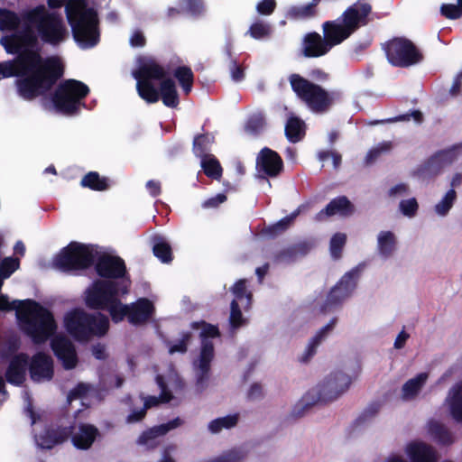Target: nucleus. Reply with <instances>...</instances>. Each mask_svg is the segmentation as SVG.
Here are the masks:
<instances>
[{
  "label": "nucleus",
  "mask_w": 462,
  "mask_h": 462,
  "mask_svg": "<svg viewBox=\"0 0 462 462\" xmlns=\"http://www.w3.org/2000/svg\"><path fill=\"white\" fill-rule=\"evenodd\" d=\"M167 75L164 67L153 58L140 57L137 69L132 72L138 96L148 104L161 99L165 106L176 108L180 104L179 94L174 80Z\"/></svg>",
  "instance_id": "1"
},
{
  "label": "nucleus",
  "mask_w": 462,
  "mask_h": 462,
  "mask_svg": "<svg viewBox=\"0 0 462 462\" xmlns=\"http://www.w3.org/2000/svg\"><path fill=\"white\" fill-rule=\"evenodd\" d=\"M16 311L20 328L35 345L45 343L57 330L54 316L47 308L33 300L9 301L0 294V311Z\"/></svg>",
  "instance_id": "2"
},
{
  "label": "nucleus",
  "mask_w": 462,
  "mask_h": 462,
  "mask_svg": "<svg viewBox=\"0 0 462 462\" xmlns=\"http://www.w3.org/2000/svg\"><path fill=\"white\" fill-rule=\"evenodd\" d=\"M32 61L30 55H20L0 63V75L3 78H19L16 80L18 93L27 100L44 95L60 79L33 66Z\"/></svg>",
  "instance_id": "3"
},
{
  "label": "nucleus",
  "mask_w": 462,
  "mask_h": 462,
  "mask_svg": "<svg viewBox=\"0 0 462 462\" xmlns=\"http://www.w3.org/2000/svg\"><path fill=\"white\" fill-rule=\"evenodd\" d=\"M313 80L305 79L300 74L292 73L288 80L296 97L303 102L312 112L322 114L329 110L339 94L336 91H328L316 82H326L330 76L322 69H313L309 73Z\"/></svg>",
  "instance_id": "4"
},
{
  "label": "nucleus",
  "mask_w": 462,
  "mask_h": 462,
  "mask_svg": "<svg viewBox=\"0 0 462 462\" xmlns=\"http://www.w3.org/2000/svg\"><path fill=\"white\" fill-rule=\"evenodd\" d=\"M1 43L7 53L16 56L30 55L33 60V66L44 70L46 74H51L56 79L63 76L64 67L58 57L43 58L36 50L38 39L31 27L26 26L23 31L3 37Z\"/></svg>",
  "instance_id": "5"
},
{
  "label": "nucleus",
  "mask_w": 462,
  "mask_h": 462,
  "mask_svg": "<svg viewBox=\"0 0 462 462\" xmlns=\"http://www.w3.org/2000/svg\"><path fill=\"white\" fill-rule=\"evenodd\" d=\"M131 280H95L85 291L84 301L89 310L107 311L114 321L121 297L129 293Z\"/></svg>",
  "instance_id": "6"
},
{
  "label": "nucleus",
  "mask_w": 462,
  "mask_h": 462,
  "mask_svg": "<svg viewBox=\"0 0 462 462\" xmlns=\"http://www.w3.org/2000/svg\"><path fill=\"white\" fill-rule=\"evenodd\" d=\"M26 26L34 28L44 43L53 46L65 41L68 32L60 14L39 5L23 14Z\"/></svg>",
  "instance_id": "7"
},
{
  "label": "nucleus",
  "mask_w": 462,
  "mask_h": 462,
  "mask_svg": "<svg viewBox=\"0 0 462 462\" xmlns=\"http://www.w3.org/2000/svg\"><path fill=\"white\" fill-rule=\"evenodd\" d=\"M351 383L352 380L346 374L341 371L331 373L316 388L306 393L293 408L292 415L299 418L315 404L333 402L349 388Z\"/></svg>",
  "instance_id": "8"
},
{
  "label": "nucleus",
  "mask_w": 462,
  "mask_h": 462,
  "mask_svg": "<svg viewBox=\"0 0 462 462\" xmlns=\"http://www.w3.org/2000/svg\"><path fill=\"white\" fill-rule=\"evenodd\" d=\"M64 328L75 340L87 342L105 336L109 329V320L101 313L90 314L77 308L65 315Z\"/></svg>",
  "instance_id": "9"
},
{
  "label": "nucleus",
  "mask_w": 462,
  "mask_h": 462,
  "mask_svg": "<svg viewBox=\"0 0 462 462\" xmlns=\"http://www.w3.org/2000/svg\"><path fill=\"white\" fill-rule=\"evenodd\" d=\"M89 94V88L77 79H65L55 89L51 100L55 108L65 115L76 114L80 102Z\"/></svg>",
  "instance_id": "10"
},
{
  "label": "nucleus",
  "mask_w": 462,
  "mask_h": 462,
  "mask_svg": "<svg viewBox=\"0 0 462 462\" xmlns=\"http://www.w3.org/2000/svg\"><path fill=\"white\" fill-rule=\"evenodd\" d=\"M95 257L96 251L92 245L70 242L58 254L54 264L62 272L82 271L94 264Z\"/></svg>",
  "instance_id": "11"
},
{
  "label": "nucleus",
  "mask_w": 462,
  "mask_h": 462,
  "mask_svg": "<svg viewBox=\"0 0 462 462\" xmlns=\"http://www.w3.org/2000/svg\"><path fill=\"white\" fill-rule=\"evenodd\" d=\"M383 49L388 62L397 68L414 66L424 58L417 46L405 37H394L387 41Z\"/></svg>",
  "instance_id": "12"
},
{
  "label": "nucleus",
  "mask_w": 462,
  "mask_h": 462,
  "mask_svg": "<svg viewBox=\"0 0 462 462\" xmlns=\"http://www.w3.org/2000/svg\"><path fill=\"white\" fill-rule=\"evenodd\" d=\"M365 264L359 263L347 273L330 289L327 299L320 307L322 313H328L342 305L351 296L356 288L357 282L364 270Z\"/></svg>",
  "instance_id": "13"
},
{
  "label": "nucleus",
  "mask_w": 462,
  "mask_h": 462,
  "mask_svg": "<svg viewBox=\"0 0 462 462\" xmlns=\"http://www.w3.org/2000/svg\"><path fill=\"white\" fill-rule=\"evenodd\" d=\"M192 329H201L199 337L201 340V346L199 357L198 367L200 371L199 383H202L208 379L210 371V364L215 356L214 344L210 338L220 337V331L217 325L206 322L205 320L193 321L190 324Z\"/></svg>",
  "instance_id": "14"
},
{
  "label": "nucleus",
  "mask_w": 462,
  "mask_h": 462,
  "mask_svg": "<svg viewBox=\"0 0 462 462\" xmlns=\"http://www.w3.org/2000/svg\"><path fill=\"white\" fill-rule=\"evenodd\" d=\"M70 26L74 40L81 47L92 48L98 43V18L93 8L87 9L85 15Z\"/></svg>",
  "instance_id": "15"
},
{
  "label": "nucleus",
  "mask_w": 462,
  "mask_h": 462,
  "mask_svg": "<svg viewBox=\"0 0 462 462\" xmlns=\"http://www.w3.org/2000/svg\"><path fill=\"white\" fill-rule=\"evenodd\" d=\"M154 310L153 303L147 298H139L131 304L121 302L113 322L119 323L127 318L132 325H143L152 317Z\"/></svg>",
  "instance_id": "16"
},
{
  "label": "nucleus",
  "mask_w": 462,
  "mask_h": 462,
  "mask_svg": "<svg viewBox=\"0 0 462 462\" xmlns=\"http://www.w3.org/2000/svg\"><path fill=\"white\" fill-rule=\"evenodd\" d=\"M461 150L462 143L449 149L437 152L417 169V175L424 180L436 177L446 165L451 164L457 159Z\"/></svg>",
  "instance_id": "17"
},
{
  "label": "nucleus",
  "mask_w": 462,
  "mask_h": 462,
  "mask_svg": "<svg viewBox=\"0 0 462 462\" xmlns=\"http://www.w3.org/2000/svg\"><path fill=\"white\" fill-rule=\"evenodd\" d=\"M95 271L101 280L124 281L130 279L125 261L116 255L104 254L96 263Z\"/></svg>",
  "instance_id": "18"
},
{
  "label": "nucleus",
  "mask_w": 462,
  "mask_h": 462,
  "mask_svg": "<svg viewBox=\"0 0 462 462\" xmlns=\"http://www.w3.org/2000/svg\"><path fill=\"white\" fill-rule=\"evenodd\" d=\"M51 348L65 370H72L77 366L79 356L75 345L69 337L64 335L55 336L51 341Z\"/></svg>",
  "instance_id": "19"
},
{
  "label": "nucleus",
  "mask_w": 462,
  "mask_h": 462,
  "mask_svg": "<svg viewBox=\"0 0 462 462\" xmlns=\"http://www.w3.org/2000/svg\"><path fill=\"white\" fill-rule=\"evenodd\" d=\"M372 13V5L358 0L348 6L339 17L349 32L353 34L360 27L369 23L368 16Z\"/></svg>",
  "instance_id": "20"
},
{
  "label": "nucleus",
  "mask_w": 462,
  "mask_h": 462,
  "mask_svg": "<svg viewBox=\"0 0 462 462\" xmlns=\"http://www.w3.org/2000/svg\"><path fill=\"white\" fill-rule=\"evenodd\" d=\"M73 426H62L58 424H50L44 427L39 435L36 436V442L42 449H51L58 445H61L69 439Z\"/></svg>",
  "instance_id": "21"
},
{
  "label": "nucleus",
  "mask_w": 462,
  "mask_h": 462,
  "mask_svg": "<svg viewBox=\"0 0 462 462\" xmlns=\"http://www.w3.org/2000/svg\"><path fill=\"white\" fill-rule=\"evenodd\" d=\"M331 49L328 47L323 35L317 32H307L300 43V54L309 59L319 58L327 55Z\"/></svg>",
  "instance_id": "22"
},
{
  "label": "nucleus",
  "mask_w": 462,
  "mask_h": 462,
  "mask_svg": "<svg viewBox=\"0 0 462 462\" xmlns=\"http://www.w3.org/2000/svg\"><path fill=\"white\" fill-rule=\"evenodd\" d=\"M256 167L259 171L266 176L277 177L283 170V162L280 154L268 148H263L256 159Z\"/></svg>",
  "instance_id": "23"
},
{
  "label": "nucleus",
  "mask_w": 462,
  "mask_h": 462,
  "mask_svg": "<svg viewBox=\"0 0 462 462\" xmlns=\"http://www.w3.org/2000/svg\"><path fill=\"white\" fill-rule=\"evenodd\" d=\"M29 372L31 379L34 382L51 380L54 375L52 358L43 352L36 353L31 359Z\"/></svg>",
  "instance_id": "24"
},
{
  "label": "nucleus",
  "mask_w": 462,
  "mask_h": 462,
  "mask_svg": "<svg viewBox=\"0 0 462 462\" xmlns=\"http://www.w3.org/2000/svg\"><path fill=\"white\" fill-rule=\"evenodd\" d=\"M101 438L99 430L91 423L80 422L77 430H72L69 437L72 445L79 450L89 449L94 442Z\"/></svg>",
  "instance_id": "25"
},
{
  "label": "nucleus",
  "mask_w": 462,
  "mask_h": 462,
  "mask_svg": "<svg viewBox=\"0 0 462 462\" xmlns=\"http://www.w3.org/2000/svg\"><path fill=\"white\" fill-rule=\"evenodd\" d=\"M355 211V207L346 196H338L330 200V202L320 211H319L314 219L318 222L327 221L329 217L338 215L340 217L351 216Z\"/></svg>",
  "instance_id": "26"
},
{
  "label": "nucleus",
  "mask_w": 462,
  "mask_h": 462,
  "mask_svg": "<svg viewBox=\"0 0 462 462\" xmlns=\"http://www.w3.org/2000/svg\"><path fill=\"white\" fill-rule=\"evenodd\" d=\"M181 424L182 420L178 417L167 423L153 426L143 431L137 439L136 443L140 446H146L147 448L153 449L159 445V442L157 441L159 437L164 436L170 430L180 427Z\"/></svg>",
  "instance_id": "27"
},
{
  "label": "nucleus",
  "mask_w": 462,
  "mask_h": 462,
  "mask_svg": "<svg viewBox=\"0 0 462 462\" xmlns=\"http://www.w3.org/2000/svg\"><path fill=\"white\" fill-rule=\"evenodd\" d=\"M322 31L323 37L331 50L352 35L340 18L324 22Z\"/></svg>",
  "instance_id": "28"
},
{
  "label": "nucleus",
  "mask_w": 462,
  "mask_h": 462,
  "mask_svg": "<svg viewBox=\"0 0 462 462\" xmlns=\"http://www.w3.org/2000/svg\"><path fill=\"white\" fill-rule=\"evenodd\" d=\"M29 357L25 353L15 355L9 362L5 376V380L13 384L19 386L25 381L26 368Z\"/></svg>",
  "instance_id": "29"
},
{
  "label": "nucleus",
  "mask_w": 462,
  "mask_h": 462,
  "mask_svg": "<svg viewBox=\"0 0 462 462\" xmlns=\"http://www.w3.org/2000/svg\"><path fill=\"white\" fill-rule=\"evenodd\" d=\"M445 402L451 418L462 424V381L455 383L448 391Z\"/></svg>",
  "instance_id": "30"
},
{
  "label": "nucleus",
  "mask_w": 462,
  "mask_h": 462,
  "mask_svg": "<svg viewBox=\"0 0 462 462\" xmlns=\"http://www.w3.org/2000/svg\"><path fill=\"white\" fill-rule=\"evenodd\" d=\"M406 452L411 462H437L438 460L434 448L423 442L409 444Z\"/></svg>",
  "instance_id": "31"
},
{
  "label": "nucleus",
  "mask_w": 462,
  "mask_h": 462,
  "mask_svg": "<svg viewBox=\"0 0 462 462\" xmlns=\"http://www.w3.org/2000/svg\"><path fill=\"white\" fill-rule=\"evenodd\" d=\"M428 433L439 445L450 446L455 439L450 430L442 422L431 419L427 423Z\"/></svg>",
  "instance_id": "32"
},
{
  "label": "nucleus",
  "mask_w": 462,
  "mask_h": 462,
  "mask_svg": "<svg viewBox=\"0 0 462 462\" xmlns=\"http://www.w3.org/2000/svg\"><path fill=\"white\" fill-rule=\"evenodd\" d=\"M310 250L308 242H300L291 245L276 253L275 261L280 263H292L299 257L305 256Z\"/></svg>",
  "instance_id": "33"
},
{
  "label": "nucleus",
  "mask_w": 462,
  "mask_h": 462,
  "mask_svg": "<svg viewBox=\"0 0 462 462\" xmlns=\"http://www.w3.org/2000/svg\"><path fill=\"white\" fill-rule=\"evenodd\" d=\"M337 322V319L333 318L326 326L321 328L316 333V335L310 339L304 355L300 358V361L307 362L316 354L317 347L319 346V344L322 342V340L327 337V335L330 331L333 330Z\"/></svg>",
  "instance_id": "34"
},
{
  "label": "nucleus",
  "mask_w": 462,
  "mask_h": 462,
  "mask_svg": "<svg viewBox=\"0 0 462 462\" xmlns=\"http://www.w3.org/2000/svg\"><path fill=\"white\" fill-rule=\"evenodd\" d=\"M397 247V238L392 231H381L377 236V251L384 259L392 257Z\"/></svg>",
  "instance_id": "35"
},
{
  "label": "nucleus",
  "mask_w": 462,
  "mask_h": 462,
  "mask_svg": "<svg viewBox=\"0 0 462 462\" xmlns=\"http://www.w3.org/2000/svg\"><path fill=\"white\" fill-rule=\"evenodd\" d=\"M306 134V125L303 120L297 116L288 118L285 125V136L289 142L296 143L301 141Z\"/></svg>",
  "instance_id": "36"
},
{
  "label": "nucleus",
  "mask_w": 462,
  "mask_h": 462,
  "mask_svg": "<svg viewBox=\"0 0 462 462\" xmlns=\"http://www.w3.org/2000/svg\"><path fill=\"white\" fill-rule=\"evenodd\" d=\"M428 379L427 373H420L415 377L409 379L402 388V396L404 400H411L415 398Z\"/></svg>",
  "instance_id": "37"
},
{
  "label": "nucleus",
  "mask_w": 462,
  "mask_h": 462,
  "mask_svg": "<svg viewBox=\"0 0 462 462\" xmlns=\"http://www.w3.org/2000/svg\"><path fill=\"white\" fill-rule=\"evenodd\" d=\"M80 186L95 191H105L110 188V180L97 171H89L81 179Z\"/></svg>",
  "instance_id": "38"
},
{
  "label": "nucleus",
  "mask_w": 462,
  "mask_h": 462,
  "mask_svg": "<svg viewBox=\"0 0 462 462\" xmlns=\"http://www.w3.org/2000/svg\"><path fill=\"white\" fill-rule=\"evenodd\" d=\"M152 253L162 263H169L172 261V249L171 245L162 236H152Z\"/></svg>",
  "instance_id": "39"
},
{
  "label": "nucleus",
  "mask_w": 462,
  "mask_h": 462,
  "mask_svg": "<svg viewBox=\"0 0 462 462\" xmlns=\"http://www.w3.org/2000/svg\"><path fill=\"white\" fill-rule=\"evenodd\" d=\"M299 213L300 210L297 209L293 211L291 215L286 216L285 217L282 218L275 224H273L263 228L262 231L263 235L268 236L269 238H275L276 236L284 233L290 227V226L293 223L294 219L297 217Z\"/></svg>",
  "instance_id": "40"
},
{
  "label": "nucleus",
  "mask_w": 462,
  "mask_h": 462,
  "mask_svg": "<svg viewBox=\"0 0 462 462\" xmlns=\"http://www.w3.org/2000/svg\"><path fill=\"white\" fill-rule=\"evenodd\" d=\"M173 76L178 80L183 93L186 96L189 95L194 84V73L191 68L186 65L179 66L174 69Z\"/></svg>",
  "instance_id": "41"
},
{
  "label": "nucleus",
  "mask_w": 462,
  "mask_h": 462,
  "mask_svg": "<svg viewBox=\"0 0 462 462\" xmlns=\"http://www.w3.org/2000/svg\"><path fill=\"white\" fill-rule=\"evenodd\" d=\"M319 5V0H311V2L307 5L292 6L290 8L288 15L294 19H310L315 17L318 14L317 7Z\"/></svg>",
  "instance_id": "42"
},
{
  "label": "nucleus",
  "mask_w": 462,
  "mask_h": 462,
  "mask_svg": "<svg viewBox=\"0 0 462 462\" xmlns=\"http://www.w3.org/2000/svg\"><path fill=\"white\" fill-rule=\"evenodd\" d=\"M201 159V167L204 173L213 180H218L223 172L222 166L219 161L213 155L209 154Z\"/></svg>",
  "instance_id": "43"
},
{
  "label": "nucleus",
  "mask_w": 462,
  "mask_h": 462,
  "mask_svg": "<svg viewBox=\"0 0 462 462\" xmlns=\"http://www.w3.org/2000/svg\"><path fill=\"white\" fill-rule=\"evenodd\" d=\"M87 9L83 0H69L65 5V13L69 25L81 19Z\"/></svg>",
  "instance_id": "44"
},
{
  "label": "nucleus",
  "mask_w": 462,
  "mask_h": 462,
  "mask_svg": "<svg viewBox=\"0 0 462 462\" xmlns=\"http://www.w3.org/2000/svg\"><path fill=\"white\" fill-rule=\"evenodd\" d=\"M213 141L214 137L210 136L208 134H199L195 135L192 143L193 153L199 158L209 155L210 153H208V152Z\"/></svg>",
  "instance_id": "45"
},
{
  "label": "nucleus",
  "mask_w": 462,
  "mask_h": 462,
  "mask_svg": "<svg viewBox=\"0 0 462 462\" xmlns=\"http://www.w3.org/2000/svg\"><path fill=\"white\" fill-rule=\"evenodd\" d=\"M266 125L265 115L263 112H256L248 117L245 129L251 134L258 135L265 129Z\"/></svg>",
  "instance_id": "46"
},
{
  "label": "nucleus",
  "mask_w": 462,
  "mask_h": 462,
  "mask_svg": "<svg viewBox=\"0 0 462 462\" xmlns=\"http://www.w3.org/2000/svg\"><path fill=\"white\" fill-rule=\"evenodd\" d=\"M21 19L16 13L8 9H0V30L14 31L18 28Z\"/></svg>",
  "instance_id": "47"
},
{
  "label": "nucleus",
  "mask_w": 462,
  "mask_h": 462,
  "mask_svg": "<svg viewBox=\"0 0 462 462\" xmlns=\"http://www.w3.org/2000/svg\"><path fill=\"white\" fill-rule=\"evenodd\" d=\"M238 422V415H227L225 417L217 418L213 420L208 424V430L212 433H217L223 429H231L235 427Z\"/></svg>",
  "instance_id": "48"
},
{
  "label": "nucleus",
  "mask_w": 462,
  "mask_h": 462,
  "mask_svg": "<svg viewBox=\"0 0 462 462\" xmlns=\"http://www.w3.org/2000/svg\"><path fill=\"white\" fill-rule=\"evenodd\" d=\"M346 243V235L344 233H336L330 239L329 250L331 256L337 260L341 258L343 248Z\"/></svg>",
  "instance_id": "49"
},
{
  "label": "nucleus",
  "mask_w": 462,
  "mask_h": 462,
  "mask_svg": "<svg viewBox=\"0 0 462 462\" xmlns=\"http://www.w3.org/2000/svg\"><path fill=\"white\" fill-rule=\"evenodd\" d=\"M457 199L455 189H450L443 199L435 206V211L440 216H446L452 208Z\"/></svg>",
  "instance_id": "50"
},
{
  "label": "nucleus",
  "mask_w": 462,
  "mask_h": 462,
  "mask_svg": "<svg viewBox=\"0 0 462 462\" xmlns=\"http://www.w3.org/2000/svg\"><path fill=\"white\" fill-rule=\"evenodd\" d=\"M20 267V260L15 257H5L0 263V278H9Z\"/></svg>",
  "instance_id": "51"
},
{
  "label": "nucleus",
  "mask_w": 462,
  "mask_h": 462,
  "mask_svg": "<svg viewBox=\"0 0 462 462\" xmlns=\"http://www.w3.org/2000/svg\"><path fill=\"white\" fill-rule=\"evenodd\" d=\"M192 338V334L189 331H185L181 333V337L176 343H168L169 346V353L171 355L174 353L185 354L188 351V346L190 343Z\"/></svg>",
  "instance_id": "52"
},
{
  "label": "nucleus",
  "mask_w": 462,
  "mask_h": 462,
  "mask_svg": "<svg viewBox=\"0 0 462 462\" xmlns=\"http://www.w3.org/2000/svg\"><path fill=\"white\" fill-rule=\"evenodd\" d=\"M230 309V326L232 328H238L245 323V319L236 300L231 301Z\"/></svg>",
  "instance_id": "53"
},
{
  "label": "nucleus",
  "mask_w": 462,
  "mask_h": 462,
  "mask_svg": "<svg viewBox=\"0 0 462 462\" xmlns=\"http://www.w3.org/2000/svg\"><path fill=\"white\" fill-rule=\"evenodd\" d=\"M412 117L416 122H421L423 119L422 113L419 110H414L411 113H406L403 115H400L398 116H395L393 118H389L385 120H380V121H374L371 122L370 125H374L378 124H383V123H394L399 121H409Z\"/></svg>",
  "instance_id": "54"
},
{
  "label": "nucleus",
  "mask_w": 462,
  "mask_h": 462,
  "mask_svg": "<svg viewBox=\"0 0 462 462\" xmlns=\"http://www.w3.org/2000/svg\"><path fill=\"white\" fill-rule=\"evenodd\" d=\"M248 33L252 38L260 40L270 35L271 28L263 22H256L250 26Z\"/></svg>",
  "instance_id": "55"
},
{
  "label": "nucleus",
  "mask_w": 462,
  "mask_h": 462,
  "mask_svg": "<svg viewBox=\"0 0 462 462\" xmlns=\"http://www.w3.org/2000/svg\"><path fill=\"white\" fill-rule=\"evenodd\" d=\"M243 459L244 455L241 451L231 449L206 462H242Z\"/></svg>",
  "instance_id": "56"
},
{
  "label": "nucleus",
  "mask_w": 462,
  "mask_h": 462,
  "mask_svg": "<svg viewBox=\"0 0 462 462\" xmlns=\"http://www.w3.org/2000/svg\"><path fill=\"white\" fill-rule=\"evenodd\" d=\"M400 211L408 217H413L419 209V204L415 198L402 199L399 204Z\"/></svg>",
  "instance_id": "57"
},
{
  "label": "nucleus",
  "mask_w": 462,
  "mask_h": 462,
  "mask_svg": "<svg viewBox=\"0 0 462 462\" xmlns=\"http://www.w3.org/2000/svg\"><path fill=\"white\" fill-rule=\"evenodd\" d=\"M231 291L235 295V299L236 300H241L244 297H246L248 300L252 299V293L247 292L246 290V280L240 279L235 282L233 287L231 288Z\"/></svg>",
  "instance_id": "58"
},
{
  "label": "nucleus",
  "mask_w": 462,
  "mask_h": 462,
  "mask_svg": "<svg viewBox=\"0 0 462 462\" xmlns=\"http://www.w3.org/2000/svg\"><path fill=\"white\" fill-rule=\"evenodd\" d=\"M91 385L85 383H79L68 393V400L69 402L85 397L90 391Z\"/></svg>",
  "instance_id": "59"
},
{
  "label": "nucleus",
  "mask_w": 462,
  "mask_h": 462,
  "mask_svg": "<svg viewBox=\"0 0 462 462\" xmlns=\"http://www.w3.org/2000/svg\"><path fill=\"white\" fill-rule=\"evenodd\" d=\"M440 14L447 19L456 20L461 17L460 7L454 4H443L440 6Z\"/></svg>",
  "instance_id": "60"
},
{
  "label": "nucleus",
  "mask_w": 462,
  "mask_h": 462,
  "mask_svg": "<svg viewBox=\"0 0 462 462\" xmlns=\"http://www.w3.org/2000/svg\"><path fill=\"white\" fill-rule=\"evenodd\" d=\"M275 0H262L256 5V11L262 15L272 14L276 8Z\"/></svg>",
  "instance_id": "61"
},
{
  "label": "nucleus",
  "mask_w": 462,
  "mask_h": 462,
  "mask_svg": "<svg viewBox=\"0 0 462 462\" xmlns=\"http://www.w3.org/2000/svg\"><path fill=\"white\" fill-rule=\"evenodd\" d=\"M226 199H227V198H226V196L224 193H219V194H217L214 197H211V198L206 199L202 203V207L204 208H216L220 204H222L225 201H226Z\"/></svg>",
  "instance_id": "62"
},
{
  "label": "nucleus",
  "mask_w": 462,
  "mask_h": 462,
  "mask_svg": "<svg viewBox=\"0 0 462 462\" xmlns=\"http://www.w3.org/2000/svg\"><path fill=\"white\" fill-rule=\"evenodd\" d=\"M185 9L192 14H199L203 11V3L201 0H183Z\"/></svg>",
  "instance_id": "63"
},
{
  "label": "nucleus",
  "mask_w": 462,
  "mask_h": 462,
  "mask_svg": "<svg viewBox=\"0 0 462 462\" xmlns=\"http://www.w3.org/2000/svg\"><path fill=\"white\" fill-rule=\"evenodd\" d=\"M230 73L235 81H241L245 78L244 68L237 63L236 60H231Z\"/></svg>",
  "instance_id": "64"
}]
</instances>
